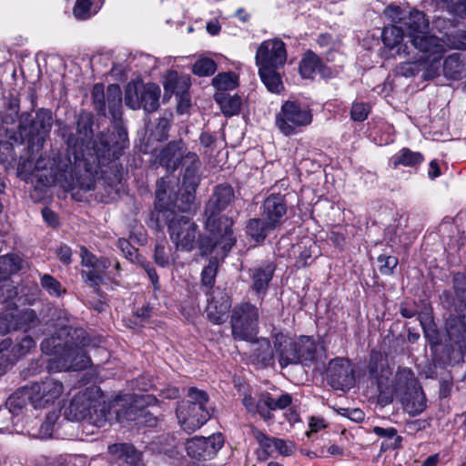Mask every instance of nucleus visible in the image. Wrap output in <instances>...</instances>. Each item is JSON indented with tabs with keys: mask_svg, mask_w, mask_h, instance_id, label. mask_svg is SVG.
Masks as SVG:
<instances>
[{
	"mask_svg": "<svg viewBox=\"0 0 466 466\" xmlns=\"http://www.w3.org/2000/svg\"><path fill=\"white\" fill-rule=\"evenodd\" d=\"M86 331L82 329L63 328L56 336L41 342V350L54 354L49 369L56 371L80 370L88 367L90 359L84 348L88 344Z\"/></svg>",
	"mask_w": 466,
	"mask_h": 466,
	"instance_id": "1",
	"label": "nucleus"
},
{
	"mask_svg": "<svg viewBox=\"0 0 466 466\" xmlns=\"http://www.w3.org/2000/svg\"><path fill=\"white\" fill-rule=\"evenodd\" d=\"M99 393L100 390L96 387L79 391L65 408V418L70 421L86 420L93 425L103 427L107 421L109 411Z\"/></svg>",
	"mask_w": 466,
	"mask_h": 466,
	"instance_id": "2",
	"label": "nucleus"
},
{
	"mask_svg": "<svg viewBox=\"0 0 466 466\" xmlns=\"http://www.w3.org/2000/svg\"><path fill=\"white\" fill-rule=\"evenodd\" d=\"M205 229L209 236L199 239L202 255H208L217 250V256H226L236 243L233 232V219L224 214H204Z\"/></svg>",
	"mask_w": 466,
	"mask_h": 466,
	"instance_id": "3",
	"label": "nucleus"
},
{
	"mask_svg": "<svg viewBox=\"0 0 466 466\" xmlns=\"http://www.w3.org/2000/svg\"><path fill=\"white\" fill-rule=\"evenodd\" d=\"M274 348L282 368L296 364L309 366L317 353L316 342L309 336H300L296 340H290L283 334H278L275 337Z\"/></svg>",
	"mask_w": 466,
	"mask_h": 466,
	"instance_id": "4",
	"label": "nucleus"
},
{
	"mask_svg": "<svg viewBox=\"0 0 466 466\" xmlns=\"http://www.w3.org/2000/svg\"><path fill=\"white\" fill-rule=\"evenodd\" d=\"M392 391L400 399L404 410L410 415L421 413L426 408V398L410 369H399Z\"/></svg>",
	"mask_w": 466,
	"mask_h": 466,
	"instance_id": "5",
	"label": "nucleus"
},
{
	"mask_svg": "<svg viewBox=\"0 0 466 466\" xmlns=\"http://www.w3.org/2000/svg\"><path fill=\"white\" fill-rule=\"evenodd\" d=\"M53 125L52 112L41 108L33 119L29 114H23L19 124V143H27L31 151H38L43 147Z\"/></svg>",
	"mask_w": 466,
	"mask_h": 466,
	"instance_id": "6",
	"label": "nucleus"
},
{
	"mask_svg": "<svg viewBox=\"0 0 466 466\" xmlns=\"http://www.w3.org/2000/svg\"><path fill=\"white\" fill-rule=\"evenodd\" d=\"M208 396L205 391L190 388L187 400L179 403L177 408V417L182 429L190 433L199 429L210 418L205 405Z\"/></svg>",
	"mask_w": 466,
	"mask_h": 466,
	"instance_id": "7",
	"label": "nucleus"
},
{
	"mask_svg": "<svg viewBox=\"0 0 466 466\" xmlns=\"http://www.w3.org/2000/svg\"><path fill=\"white\" fill-rule=\"evenodd\" d=\"M259 309L249 302L235 305L231 311L230 326L234 339L254 341L258 333Z\"/></svg>",
	"mask_w": 466,
	"mask_h": 466,
	"instance_id": "8",
	"label": "nucleus"
},
{
	"mask_svg": "<svg viewBox=\"0 0 466 466\" xmlns=\"http://www.w3.org/2000/svg\"><path fill=\"white\" fill-rule=\"evenodd\" d=\"M311 121L312 114L308 106L296 101H286L276 115V126L285 136L296 134L299 128Z\"/></svg>",
	"mask_w": 466,
	"mask_h": 466,
	"instance_id": "9",
	"label": "nucleus"
},
{
	"mask_svg": "<svg viewBox=\"0 0 466 466\" xmlns=\"http://www.w3.org/2000/svg\"><path fill=\"white\" fill-rule=\"evenodd\" d=\"M177 208L173 207V217L168 222V233L177 249L191 251L196 246L198 236V227L188 216L180 215Z\"/></svg>",
	"mask_w": 466,
	"mask_h": 466,
	"instance_id": "10",
	"label": "nucleus"
},
{
	"mask_svg": "<svg viewBox=\"0 0 466 466\" xmlns=\"http://www.w3.org/2000/svg\"><path fill=\"white\" fill-rule=\"evenodd\" d=\"M24 390L35 409H44L53 405L61 397L64 385L60 380L48 377L25 386Z\"/></svg>",
	"mask_w": 466,
	"mask_h": 466,
	"instance_id": "11",
	"label": "nucleus"
},
{
	"mask_svg": "<svg viewBox=\"0 0 466 466\" xmlns=\"http://www.w3.org/2000/svg\"><path fill=\"white\" fill-rule=\"evenodd\" d=\"M160 88L157 85L129 83L126 87L125 102L131 109L143 108L154 112L159 106Z\"/></svg>",
	"mask_w": 466,
	"mask_h": 466,
	"instance_id": "12",
	"label": "nucleus"
},
{
	"mask_svg": "<svg viewBox=\"0 0 466 466\" xmlns=\"http://www.w3.org/2000/svg\"><path fill=\"white\" fill-rule=\"evenodd\" d=\"M384 15L392 23L402 26L410 41L425 33L429 28V22L425 18V15L416 9L407 11L399 6L390 5L385 8Z\"/></svg>",
	"mask_w": 466,
	"mask_h": 466,
	"instance_id": "13",
	"label": "nucleus"
},
{
	"mask_svg": "<svg viewBox=\"0 0 466 466\" xmlns=\"http://www.w3.org/2000/svg\"><path fill=\"white\" fill-rule=\"evenodd\" d=\"M327 377L335 390H348L355 384L354 370L348 359L336 358L329 361Z\"/></svg>",
	"mask_w": 466,
	"mask_h": 466,
	"instance_id": "14",
	"label": "nucleus"
},
{
	"mask_svg": "<svg viewBox=\"0 0 466 466\" xmlns=\"http://www.w3.org/2000/svg\"><path fill=\"white\" fill-rule=\"evenodd\" d=\"M257 66L282 67L287 61L285 44L279 38L263 41L255 55Z\"/></svg>",
	"mask_w": 466,
	"mask_h": 466,
	"instance_id": "15",
	"label": "nucleus"
},
{
	"mask_svg": "<svg viewBox=\"0 0 466 466\" xmlns=\"http://www.w3.org/2000/svg\"><path fill=\"white\" fill-rule=\"evenodd\" d=\"M230 308L229 295L225 290L217 288L213 289L210 298L208 299L207 318L214 324H222L227 320Z\"/></svg>",
	"mask_w": 466,
	"mask_h": 466,
	"instance_id": "16",
	"label": "nucleus"
},
{
	"mask_svg": "<svg viewBox=\"0 0 466 466\" xmlns=\"http://www.w3.org/2000/svg\"><path fill=\"white\" fill-rule=\"evenodd\" d=\"M198 171L199 169H185L182 182V189L185 191V194L180 198H177L174 204L175 208H177L180 213L188 214L192 210L195 200L194 193L200 182Z\"/></svg>",
	"mask_w": 466,
	"mask_h": 466,
	"instance_id": "17",
	"label": "nucleus"
},
{
	"mask_svg": "<svg viewBox=\"0 0 466 466\" xmlns=\"http://www.w3.org/2000/svg\"><path fill=\"white\" fill-rule=\"evenodd\" d=\"M391 373L387 359L380 353L372 352L369 363V374L370 380L376 382L380 393L389 390Z\"/></svg>",
	"mask_w": 466,
	"mask_h": 466,
	"instance_id": "18",
	"label": "nucleus"
},
{
	"mask_svg": "<svg viewBox=\"0 0 466 466\" xmlns=\"http://www.w3.org/2000/svg\"><path fill=\"white\" fill-rule=\"evenodd\" d=\"M287 213V204L284 196L277 194L268 197L262 205L261 216L268 221V227L277 228L284 221Z\"/></svg>",
	"mask_w": 466,
	"mask_h": 466,
	"instance_id": "19",
	"label": "nucleus"
},
{
	"mask_svg": "<svg viewBox=\"0 0 466 466\" xmlns=\"http://www.w3.org/2000/svg\"><path fill=\"white\" fill-rule=\"evenodd\" d=\"M235 200L233 187L228 184L216 186L206 203L204 214H221Z\"/></svg>",
	"mask_w": 466,
	"mask_h": 466,
	"instance_id": "20",
	"label": "nucleus"
},
{
	"mask_svg": "<svg viewBox=\"0 0 466 466\" xmlns=\"http://www.w3.org/2000/svg\"><path fill=\"white\" fill-rule=\"evenodd\" d=\"M299 71L303 78L313 79L316 73H319L323 78H331L333 73L331 69L326 66L320 57L311 50H308L303 55L299 62Z\"/></svg>",
	"mask_w": 466,
	"mask_h": 466,
	"instance_id": "21",
	"label": "nucleus"
},
{
	"mask_svg": "<svg viewBox=\"0 0 466 466\" xmlns=\"http://www.w3.org/2000/svg\"><path fill=\"white\" fill-rule=\"evenodd\" d=\"M185 151L186 147L182 140L172 141L158 153V162L167 171L174 172L180 166Z\"/></svg>",
	"mask_w": 466,
	"mask_h": 466,
	"instance_id": "22",
	"label": "nucleus"
},
{
	"mask_svg": "<svg viewBox=\"0 0 466 466\" xmlns=\"http://www.w3.org/2000/svg\"><path fill=\"white\" fill-rule=\"evenodd\" d=\"M410 42L419 52L424 54L428 59L435 56L442 57L446 52L444 42L433 35L427 34V31L415 36Z\"/></svg>",
	"mask_w": 466,
	"mask_h": 466,
	"instance_id": "23",
	"label": "nucleus"
},
{
	"mask_svg": "<svg viewBox=\"0 0 466 466\" xmlns=\"http://www.w3.org/2000/svg\"><path fill=\"white\" fill-rule=\"evenodd\" d=\"M275 270L272 262H264L250 269L251 287L258 296L265 295Z\"/></svg>",
	"mask_w": 466,
	"mask_h": 466,
	"instance_id": "24",
	"label": "nucleus"
},
{
	"mask_svg": "<svg viewBox=\"0 0 466 466\" xmlns=\"http://www.w3.org/2000/svg\"><path fill=\"white\" fill-rule=\"evenodd\" d=\"M110 457L131 466H138L142 454L130 443H115L107 447Z\"/></svg>",
	"mask_w": 466,
	"mask_h": 466,
	"instance_id": "25",
	"label": "nucleus"
},
{
	"mask_svg": "<svg viewBox=\"0 0 466 466\" xmlns=\"http://www.w3.org/2000/svg\"><path fill=\"white\" fill-rule=\"evenodd\" d=\"M450 339L460 347L466 346V316L451 317L446 323Z\"/></svg>",
	"mask_w": 466,
	"mask_h": 466,
	"instance_id": "26",
	"label": "nucleus"
},
{
	"mask_svg": "<svg viewBox=\"0 0 466 466\" xmlns=\"http://www.w3.org/2000/svg\"><path fill=\"white\" fill-rule=\"evenodd\" d=\"M258 74L267 89L272 93H279L283 89L280 76L276 72L279 67L258 66Z\"/></svg>",
	"mask_w": 466,
	"mask_h": 466,
	"instance_id": "27",
	"label": "nucleus"
},
{
	"mask_svg": "<svg viewBox=\"0 0 466 466\" xmlns=\"http://www.w3.org/2000/svg\"><path fill=\"white\" fill-rule=\"evenodd\" d=\"M247 233L256 242H262L268 234L274 230V227H268V221L261 218H251L247 223Z\"/></svg>",
	"mask_w": 466,
	"mask_h": 466,
	"instance_id": "28",
	"label": "nucleus"
},
{
	"mask_svg": "<svg viewBox=\"0 0 466 466\" xmlns=\"http://www.w3.org/2000/svg\"><path fill=\"white\" fill-rule=\"evenodd\" d=\"M189 87V78L187 76H180L177 72H169L164 82V88L167 93L184 95Z\"/></svg>",
	"mask_w": 466,
	"mask_h": 466,
	"instance_id": "29",
	"label": "nucleus"
},
{
	"mask_svg": "<svg viewBox=\"0 0 466 466\" xmlns=\"http://www.w3.org/2000/svg\"><path fill=\"white\" fill-rule=\"evenodd\" d=\"M215 100L219 104L222 113L227 116L237 115L240 111L241 98L238 96L217 93Z\"/></svg>",
	"mask_w": 466,
	"mask_h": 466,
	"instance_id": "30",
	"label": "nucleus"
},
{
	"mask_svg": "<svg viewBox=\"0 0 466 466\" xmlns=\"http://www.w3.org/2000/svg\"><path fill=\"white\" fill-rule=\"evenodd\" d=\"M423 159L420 153L403 147L392 157L391 164L395 168L399 166L415 167L420 165Z\"/></svg>",
	"mask_w": 466,
	"mask_h": 466,
	"instance_id": "31",
	"label": "nucleus"
},
{
	"mask_svg": "<svg viewBox=\"0 0 466 466\" xmlns=\"http://www.w3.org/2000/svg\"><path fill=\"white\" fill-rule=\"evenodd\" d=\"M443 74L451 80H459L464 74V65L460 59L459 54L449 56L443 62Z\"/></svg>",
	"mask_w": 466,
	"mask_h": 466,
	"instance_id": "32",
	"label": "nucleus"
},
{
	"mask_svg": "<svg viewBox=\"0 0 466 466\" xmlns=\"http://www.w3.org/2000/svg\"><path fill=\"white\" fill-rule=\"evenodd\" d=\"M122 92L118 85H109L106 89V106L114 118L121 114Z\"/></svg>",
	"mask_w": 466,
	"mask_h": 466,
	"instance_id": "33",
	"label": "nucleus"
},
{
	"mask_svg": "<svg viewBox=\"0 0 466 466\" xmlns=\"http://www.w3.org/2000/svg\"><path fill=\"white\" fill-rule=\"evenodd\" d=\"M10 318L13 319V329H27L35 325L36 315L32 309L16 310L11 312Z\"/></svg>",
	"mask_w": 466,
	"mask_h": 466,
	"instance_id": "34",
	"label": "nucleus"
},
{
	"mask_svg": "<svg viewBox=\"0 0 466 466\" xmlns=\"http://www.w3.org/2000/svg\"><path fill=\"white\" fill-rule=\"evenodd\" d=\"M404 35H406L404 29L398 24L385 26L382 31L383 43L389 48H394L398 46Z\"/></svg>",
	"mask_w": 466,
	"mask_h": 466,
	"instance_id": "35",
	"label": "nucleus"
},
{
	"mask_svg": "<svg viewBox=\"0 0 466 466\" xmlns=\"http://www.w3.org/2000/svg\"><path fill=\"white\" fill-rule=\"evenodd\" d=\"M93 0H76L73 14L77 20H86L98 11Z\"/></svg>",
	"mask_w": 466,
	"mask_h": 466,
	"instance_id": "36",
	"label": "nucleus"
},
{
	"mask_svg": "<svg viewBox=\"0 0 466 466\" xmlns=\"http://www.w3.org/2000/svg\"><path fill=\"white\" fill-rule=\"evenodd\" d=\"M204 444V437H194L190 440H187L186 442V450L188 456L195 459H208V454H206V449Z\"/></svg>",
	"mask_w": 466,
	"mask_h": 466,
	"instance_id": "37",
	"label": "nucleus"
},
{
	"mask_svg": "<svg viewBox=\"0 0 466 466\" xmlns=\"http://www.w3.org/2000/svg\"><path fill=\"white\" fill-rule=\"evenodd\" d=\"M92 125V116L89 114H83L79 116L77 120V140L83 144L88 143L93 134Z\"/></svg>",
	"mask_w": 466,
	"mask_h": 466,
	"instance_id": "38",
	"label": "nucleus"
},
{
	"mask_svg": "<svg viewBox=\"0 0 466 466\" xmlns=\"http://www.w3.org/2000/svg\"><path fill=\"white\" fill-rule=\"evenodd\" d=\"M111 141L112 135L106 133H101L94 140L93 147L98 158L110 157Z\"/></svg>",
	"mask_w": 466,
	"mask_h": 466,
	"instance_id": "39",
	"label": "nucleus"
},
{
	"mask_svg": "<svg viewBox=\"0 0 466 466\" xmlns=\"http://www.w3.org/2000/svg\"><path fill=\"white\" fill-rule=\"evenodd\" d=\"M40 283L42 288L53 297H60L66 293L61 283L49 274H44L41 277Z\"/></svg>",
	"mask_w": 466,
	"mask_h": 466,
	"instance_id": "40",
	"label": "nucleus"
},
{
	"mask_svg": "<svg viewBox=\"0 0 466 466\" xmlns=\"http://www.w3.org/2000/svg\"><path fill=\"white\" fill-rule=\"evenodd\" d=\"M212 84L218 90H231L237 86V77L231 72L221 73L213 78Z\"/></svg>",
	"mask_w": 466,
	"mask_h": 466,
	"instance_id": "41",
	"label": "nucleus"
},
{
	"mask_svg": "<svg viewBox=\"0 0 466 466\" xmlns=\"http://www.w3.org/2000/svg\"><path fill=\"white\" fill-rule=\"evenodd\" d=\"M170 247L165 242L160 241L155 246L154 260L162 267L166 268L170 265Z\"/></svg>",
	"mask_w": 466,
	"mask_h": 466,
	"instance_id": "42",
	"label": "nucleus"
},
{
	"mask_svg": "<svg viewBox=\"0 0 466 466\" xmlns=\"http://www.w3.org/2000/svg\"><path fill=\"white\" fill-rule=\"evenodd\" d=\"M258 348L254 350L256 359L264 365H268L273 360V354L270 350L269 341L266 339H258Z\"/></svg>",
	"mask_w": 466,
	"mask_h": 466,
	"instance_id": "43",
	"label": "nucleus"
},
{
	"mask_svg": "<svg viewBox=\"0 0 466 466\" xmlns=\"http://www.w3.org/2000/svg\"><path fill=\"white\" fill-rule=\"evenodd\" d=\"M57 420H58L57 412H56V411L49 412L46 416V421L41 424L38 432L34 433L33 435L37 438H41V439H47V438L52 437L55 424Z\"/></svg>",
	"mask_w": 466,
	"mask_h": 466,
	"instance_id": "44",
	"label": "nucleus"
},
{
	"mask_svg": "<svg viewBox=\"0 0 466 466\" xmlns=\"http://www.w3.org/2000/svg\"><path fill=\"white\" fill-rule=\"evenodd\" d=\"M217 69L216 63L210 58H201L193 65V73L200 76H210Z\"/></svg>",
	"mask_w": 466,
	"mask_h": 466,
	"instance_id": "45",
	"label": "nucleus"
},
{
	"mask_svg": "<svg viewBox=\"0 0 466 466\" xmlns=\"http://www.w3.org/2000/svg\"><path fill=\"white\" fill-rule=\"evenodd\" d=\"M35 168L37 171L47 170L48 168L50 169L48 176L45 175V179H46V185L52 184L57 180L58 175H57L56 171L53 168V163L51 162V160L49 158L42 157V156L39 157L35 162Z\"/></svg>",
	"mask_w": 466,
	"mask_h": 466,
	"instance_id": "46",
	"label": "nucleus"
},
{
	"mask_svg": "<svg viewBox=\"0 0 466 466\" xmlns=\"http://www.w3.org/2000/svg\"><path fill=\"white\" fill-rule=\"evenodd\" d=\"M224 443V439L221 434H213L208 438H205V449L206 454H208V459L214 457L217 452L221 449Z\"/></svg>",
	"mask_w": 466,
	"mask_h": 466,
	"instance_id": "47",
	"label": "nucleus"
},
{
	"mask_svg": "<svg viewBox=\"0 0 466 466\" xmlns=\"http://www.w3.org/2000/svg\"><path fill=\"white\" fill-rule=\"evenodd\" d=\"M106 97L104 86L101 84H96L92 90V99L96 109L101 114L106 112Z\"/></svg>",
	"mask_w": 466,
	"mask_h": 466,
	"instance_id": "48",
	"label": "nucleus"
},
{
	"mask_svg": "<svg viewBox=\"0 0 466 466\" xmlns=\"http://www.w3.org/2000/svg\"><path fill=\"white\" fill-rule=\"evenodd\" d=\"M35 347V341L30 336H24L12 349L15 357L20 358Z\"/></svg>",
	"mask_w": 466,
	"mask_h": 466,
	"instance_id": "49",
	"label": "nucleus"
},
{
	"mask_svg": "<svg viewBox=\"0 0 466 466\" xmlns=\"http://www.w3.org/2000/svg\"><path fill=\"white\" fill-rule=\"evenodd\" d=\"M380 271L382 274L389 275L398 265V258L393 256L380 255L378 257Z\"/></svg>",
	"mask_w": 466,
	"mask_h": 466,
	"instance_id": "50",
	"label": "nucleus"
},
{
	"mask_svg": "<svg viewBox=\"0 0 466 466\" xmlns=\"http://www.w3.org/2000/svg\"><path fill=\"white\" fill-rule=\"evenodd\" d=\"M118 248L124 254L125 258L130 261L135 262L140 260L137 255V250L126 238L118 239Z\"/></svg>",
	"mask_w": 466,
	"mask_h": 466,
	"instance_id": "51",
	"label": "nucleus"
},
{
	"mask_svg": "<svg viewBox=\"0 0 466 466\" xmlns=\"http://www.w3.org/2000/svg\"><path fill=\"white\" fill-rule=\"evenodd\" d=\"M369 112V105L362 102H356L351 107V118L355 121H364L367 118Z\"/></svg>",
	"mask_w": 466,
	"mask_h": 466,
	"instance_id": "52",
	"label": "nucleus"
},
{
	"mask_svg": "<svg viewBox=\"0 0 466 466\" xmlns=\"http://www.w3.org/2000/svg\"><path fill=\"white\" fill-rule=\"evenodd\" d=\"M441 58L442 57H439L438 56L431 57V62L426 66L423 72V77L425 79H433L440 75Z\"/></svg>",
	"mask_w": 466,
	"mask_h": 466,
	"instance_id": "53",
	"label": "nucleus"
},
{
	"mask_svg": "<svg viewBox=\"0 0 466 466\" xmlns=\"http://www.w3.org/2000/svg\"><path fill=\"white\" fill-rule=\"evenodd\" d=\"M255 439L258 442L259 446L264 450L266 459L272 451V448H274L275 438H270L262 431H257L255 432Z\"/></svg>",
	"mask_w": 466,
	"mask_h": 466,
	"instance_id": "54",
	"label": "nucleus"
},
{
	"mask_svg": "<svg viewBox=\"0 0 466 466\" xmlns=\"http://www.w3.org/2000/svg\"><path fill=\"white\" fill-rule=\"evenodd\" d=\"M15 418V413L10 408L0 409V431H8L14 423Z\"/></svg>",
	"mask_w": 466,
	"mask_h": 466,
	"instance_id": "55",
	"label": "nucleus"
},
{
	"mask_svg": "<svg viewBox=\"0 0 466 466\" xmlns=\"http://www.w3.org/2000/svg\"><path fill=\"white\" fill-rule=\"evenodd\" d=\"M140 265V267L145 270L147 273L148 279H150L153 288L155 290H158L160 289L159 281H158V276L157 274V271L155 268L150 264V262L146 261L144 259L137 261Z\"/></svg>",
	"mask_w": 466,
	"mask_h": 466,
	"instance_id": "56",
	"label": "nucleus"
},
{
	"mask_svg": "<svg viewBox=\"0 0 466 466\" xmlns=\"http://www.w3.org/2000/svg\"><path fill=\"white\" fill-rule=\"evenodd\" d=\"M463 31L464 30H458L454 28L451 32L446 31L443 33V37L441 38V40L444 42L446 51L448 49H456L453 46V44L455 42L461 41V34H462Z\"/></svg>",
	"mask_w": 466,
	"mask_h": 466,
	"instance_id": "57",
	"label": "nucleus"
},
{
	"mask_svg": "<svg viewBox=\"0 0 466 466\" xmlns=\"http://www.w3.org/2000/svg\"><path fill=\"white\" fill-rule=\"evenodd\" d=\"M453 286L456 296L464 299L466 297V278L462 274H456L453 277Z\"/></svg>",
	"mask_w": 466,
	"mask_h": 466,
	"instance_id": "58",
	"label": "nucleus"
},
{
	"mask_svg": "<svg viewBox=\"0 0 466 466\" xmlns=\"http://www.w3.org/2000/svg\"><path fill=\"white\" fill-rule=\"evenodd\" d=\"M186 168L190 169H199L200 168V161L198 155L194 152H187L183 154L181 164Z\"/></svg>",
	"mask_w": 466,
	"mask_h": 466,
	"instance_id": "59",
	"label": "nucleus"
},
{
	"mask_svg": "<svg viewBox=\"0 0 466 466\" xmlns=\"http://www.w3.org/2000/svg\"><path fill=\"white\" fill-rule=\"evenodd\" d=\"M81 275L84 280L94 288L98 287L102 281V274L92 268L88 270H83Z\"/></svg>",
	"mask_w": 466,
	"mask_h": 466,
	"instance_id": "60",
	"label": "nucleus"
},
{
	"mask_svg": "<svg viewBox=\"0 0 466 466\" xmlns=\"http://www.w3.org/2000/svg\"><path fill=\"white\" fill-rule=\"evenodd\" d=\"M338 413L350 419L352 421L355 422H360L364 420L365 414L364 412L360 409H343L340 408L337 410Z\"/></svg>",
	"mask_w": 466,
	"mask_h": 466,
	"instance_id": "61",
	"label": "nucleus"
},
{
	"mask_svg": "<svg viewBox=\"0 0 466 466\" xmlns=\"http://www.w3.org/2000/svg\"><path fill=\"white\" fill-rule=\"evenodd\" d=\"M274 449L281 455L289 456L293 453L295 446L291 441H286L282 439L275 438Z\"/></svg>",
	"mask_w": 466,
	"mask_h": 466,
	"instance_id": "62",
	"label": "nucleus"
},
{
	"mask_svg": "<svg viewBox=\"0 0 466 466\" xmlns=\"http://www.w3.org/2000/svg\"><path fill=\"white\" fill-rule=\"evenodd\" d=\"M266 394L263 393L257 400L256 410L253 413H258L263 419L270 420L272 418L271 413L268 411V405H266Z\"/></svg>",
	"mask_w": 466,
	"mask_h": 466,
	"instance_id": "63",
	"label": "nucleus"
},
{
	"mask_svg": "<svg viewBox=\"0 0 466 466\" xmlns=\"http://www.w3.org/2000/svg\"><path fill=\"white\" fill-rule=\"evenodd\" d=\"M399 72L406 77L413 76L419 72V65L416 63H402L399 66Z\"/></svg>",
	"mask_w": 466,
	"mask_h": 466,
	"instance_id": "64",
	"label": "nucleus"
}]
</instances>
